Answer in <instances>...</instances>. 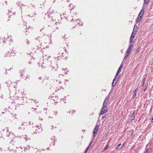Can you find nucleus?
<instances>
[{"label":"nucleus","instance_id":"0e129e2a","mask_svg":"<svg viewBox=\"0 0 153 153\" xmlns=\"http://www.w3.org/2000/svg\"><path fill=\"white\" fill-rule=\"evenodd\" d=\"M47 14V16H48V14Z\"/></svg>","mask_w":153,"mask_h":153},{"label":"nucleus","instance_id":"5fc2aeb1","mask_svg":"<svg viewBox=\"0 0 153 153\" xmlns=\"http://www.w3.org/2000/svg\"><path fill=\"white\" fill-rule=\"evenodd\" d=\"M73 111H74V112H75V111H74L72 110V112H73Z\"/></svg>","mask_w":153,"mask_h":153},{"label":"nucleus","instance_id":"680f3d73","mask_svg":"<svg viewBox=\"0 0 153 153\" xmlns=\"http://www.w3.org/2000/svg\"><path fill=\"white\" fill-rule=\"evenodd\" d=\"M25 139H26V140H27V139H26V138H25Z\"/></svg>","mask_w":153,"mask_h":153},{"label":"nucleus","instance_id":"1a4fd4ad","mask_svg":"<svg viewBox=\"0 0 153 153\" xmlns=\"http://www.w3.org/2000/svg\"><path fill=\"white\" fill-rule=\"evenodd\" d=\"M118 78V77H115L112 83V87L116 85Z\"/></svg>","mask_w":153,"mask_h":153},{"label":"nucleus","instance_id":"bb28decb","mask_svg":"<svg viewBox=\"0 0 153 153\" xmlns=\"http://www.w3.org/2000/svg\"><path fill=\"white\" fill-rule=\"evenodd\" d=\"M131 51L130 50H128V49H127V50L126 51V54L129 55L131 52Z\"/></svg>","mask_w":153,"mask_h":153},{"label":"nucleus","instance_id":"774afa93","mask_svg":"<svg viewBox=\"0 0 153 153\" xmlns=\"http://www.w3.org/2000/svg\"><path fill=\"white\" fill-rule=\"evenodd\" d=\"M6 72H7V70H6Z\"/></svg>","mask_w":153,"mask_h":153},{"label":"nucleus","instance_id":"49530a36","mask_svg":"<svg viewBox=\"0 0 153 153\" xmlns=\"http://www.w3.org/2000/svg\"><path fill=\"white\" fill-rule=\"evenodd\" d=\"M40 64L41 63L39 62L38 63V65H39V66H40Z\"/></svg>","mask_w":153,"mask_h":153},{"label":"nucleus","instance_id":"5701e85b","mask_svg":"<svg viewBox=\"0 0 153 153\" xmlns=\"http://www.w3.org/2000/svg\"><path fill=\"white\" fill-rule=\"evenodd\" d=\"M51 66L53 68V69H54L55 68H57V65H55L54 66H53V64L52 63H51L50 65V67Z\"/></svg>","mask_w":153,"mask_h":153},{"label":"nucleus","instance_id":"79ce46f5","mask_svg":"<svg viewBox=\"0 0 153 153\" xmlns=\"http://www.w3.org/2000/svg\"><path fill=\"white\" fill-rule=\"evenodd\" d=\"M54 114L55 115H57V111H55V112H54Z\"/></svg>","mask_w":153,"mask_h":153},{"label":"nucleus","instance_id":"a878e982","mask_svg":"<svg viewBox=\"0 0 153 153\" xmlns=\"http://www.w3.org/2000/svg\"><path fill=\"white\" fill-rule=\"evenodd\" d=\"M144 10H143V9H142L141 11H140V12L139 13V15H141L142 16L143 15V14L144 13Z\"/></svg>","mask_w":153,"mask_h":153},{"label":"nucleus","instance_id":"2f4dec72","mask_svg":"<svg viewBox=\"0 0 153 153\" xmlns=\"http://www.w3.org/2000/svg\"><path fill=\"white\" fill-rule=\"evenodd\" d=\"M92 143V142H91L89 144V145H88V148H89V147H90V146H91V144Z\"/></svg>","mask_w":153,"mask_h":153},{"label":"nucleus","instance_id":"423d86ee","mask_svg":"<svg viewBox=\"0 0 153 153\" xmlns=\"http://www.w3.org/2000/svg\"><path fill=\"white\" fill-rule=\"evenodd\" d=\"M22 99L21 98H20L16 100L15 103H16L17 105H21L22 104Z\"/></svg>","mask_w":153,"mask_h":153},{"label":"nucleus","instance_id":"7c9ffc66","mask_svg":"<svg viewBox=\"0 0 153 153\" xmlns=\"http://www.w3.org/2000/svg\"><path fill=\"white\" fill-rule=\"evenodd\" d=\"M53 10L51 9H49V11L48 12H49V14H50V13H51L52 14V13L53 12V11H52Z\"/></svg>","mask_w":153,"mask_h":153},{"label":"nucleus","instance_id":"8fccbe9b","mask_svg":"<svg viewBox=\"0 0 153 153\" xmlns=\"http://www.w3.org/2000/svg\"><path fill=\"white\" fill-rule=\"evenodd\" d=\"M29 41H27V44H29Z\"/></svg>","mask_w":153,"mask_h":153},{"label":"nucleus","instance_id":"c03bdc74","mask_svg":"<svg viewBox=\"0 0 153 153\" xmlns=\"http://www.w3.org/2000/svg\"><path fill=\"white\" fill-rule=\"evenodd\" d=\"M151 27L153 29V23Z\"/></svg>","mask_w":153,"mask_h":153},{"label":"nucleus","instance_id":"052dcab7","mask_svg":"<svg viewBox=\"0 0 153 153\" xmlns=\"http://www.w3.org/2000/svg\"><path fill=\"white\" fill-rule=\"evenodd\" d=\"M0 150H1V148H0Z\"/></svg>","mask_w":153,"mask_h":153},{"label":"nucleus","instance_id":"4be33fe9","mask_svg":"<svg viewBox=\"0 0 153 153\" xmlns=\"http://www.w3.org/2000/svg\"><path fill=\"white\" fill-rule=\"evenodd\" d=\"M30 148V147L29 146H27L25 147V148L24 151H27V150H28Z\"/></svg>","mask_w":153,"mask_h":153},{"label":"nucleus","instance_id":"c9c22d12","mask_svg":"<svg viewBox=\"0 0 153 153\" xmlns=\"http://www.w3.org/2000/svg\"><path fill=\"white\" fill-rule=\"evenodd\" d=\"M29 7H33V8H34L35 6L33 5H32V4H30V6H29Z\"/></svg>","mask_w":153,"mask_h":153},{"label":"nucleus","instance_id":"0eeeda50","mask_svg":"<svg viewBox=\"0 0 153 153\" xmlns=\"http://www.w3.org/2000/svg\"><path fill=\"white\" fill-rule=\"evenodd\" d=\"M109 98V97L108 96L107 97H106L105 98V100H104L102 106H103L104 107V106L106 107V106L108 104V100Z\"/></svg>","mask_w":153,"mask_h":153},{"label":"nucleus","instance_id":"3c124183","mask_svg":"<svg viewBox=\"0 0 153 153\" xmlns=\"http://www.w3.org/2000/svg\"><path fill=\"white\" fill-rule=\"evenodd\" d=\"M5 3L6 4H7V1H5Z\"/></svg>","mask_w":153,"mask_h":153},{"label":"nucleus","instance_id":"b1692460","mask_svg":"<svg viewBox=\"0 0 153 153\" xmlns=\"http://www.w3.org/2000/svg\"><path fill=\"white\" fill-rule=\"evenodd\" d=\"M133 45H130L129 47L128 48V50H130L131 51L133 48Z\"/></svg>","mask_w":153,"mask_h":153},{"label":"nucleus","instance_id":"f704fd0d","mask_svg":"<svg viewBox=\"0 0 153 153\" xmlns=\"http://www.w3.org/2000/svg\"><path fill=\"white\" fill-rule=\"evenodd\" d=\"M132 134V132L131 131H129L128 132V134L130 135H131Z\"/></svg>","mask_w":153,"mask_h":153},{"label":"nucleus","instance_id":"f257e3e1","mask_svg":"<svg viewBox=\"0 0 153 153\" xmlns=\"http://www.w3.org/2000/svg\"><path fill=\"white\" fill-rule=\"evenodd\" d=\"M33 129L35 131L34 133L35 134L41 132L42 130L40 125H36L34 127H33Z\"/></svg>","mask_w":153,"mask_h":153},{"label":"nucleus","instance_id":"e2e57ef3","mask_svg":"<svg viewBox=\"0 0 153 153\" xmlns=\"http://www.w3.org/2000/svg\"><path fill=\"white\" fill-rule=\"evenodd\" d=\"M42 29H41V30H40V31H42Z\"/></svg>","mask_w":153,"mask_h":153},{"label":"nucleus","instance_id":"58836bf2","mask_svg":"<svg viewBox=\"0 0 153 153\" xmlns=\"http://www.w3.org/2000/svg\"><path fill=\"white\" fill-rule=\"evenodd\" d=\"M149 152V149H148L146 150L145 153H148Z\"/></svg>","mask_w":153,"mask_h":153},{"label":"nucleus","instance_id":"f8f14e48","mask_svg":"<svg viewBox=\"0 0 153 153\" xmlns=\"http://www.w3.org/2000/svg\"><path fill=\"white\" fill-rule=\"evenodd\" d=\"M66 49H64V48H60L59 50V54L60 55L61 54H62V55H63V53L62 52V51H65V52H66Z\"/></svg>","mask_w":153,"mask_h":153},{"label":"nucleus","instance_id":"c85d7f7f","mask_svg":"<svg viewBox=\"0 0 153 153\" xmlns=\"http://www.w3.org/2000/svg\"><path fill=\"white\" fill-rule=\"evenodd\" d=\"M150 0H144V4H147L149 1Z\"/></svg>","mask_w":153,"mask_h":153},{"label":"nucleus","instance_id":"9d476101","mask_svg":"<svg viewBox=\"0 0 153 153\" xmlns=\"http://www.w3.org/2000/svg\"><path fill=\"white\" fill-rule=\"evenodd\" d=\"M11 36H10L7 37V38H5L4 37L2 39V40L3 41V42L4 43H5V42H6V41H7V40L8 41L10 40H11Z\"/></svg>","mask_w":153,"mask_h":153},{"label":"nucleus","instance_id":"aec40b11","mask_svg":"<svg viewBox=\"0 0 153 153\" xmlns=\"http://www.w3.org/2000/svg\"><path fill=\"white\" fill-rule=\"evenodd\" d=\"M137 92V90L136 89L135 90H134V94H133V95L132 97L133 99H134L136 96Z\"/></svg>","mask_w":153,"mask_h":153},{"label":"nucleus","instance_id":"a18cd8bd","mask_svg":"<svg viewBox=\"0 0 153 153\" xmlns=\"http://www.w3.org/2000/svg\"><path fill=\"white\" fill-rule=\"evenodd\" d=\"M121 145V144L120 143L119 144V145L118 146V147H120V146Z\"/></svg>","mask_w":153,"mask_h":153},{"label":"nucleus","instance_id":"de8ad7c7","mask_svg":"<svg viewBox=\"0 0 153 153\" xmlns=\"http://www.w3.org/2000/svg\"><path fill=\"white\" fill-rule=\"evenodd\" d=\"M59 83H61V82L60 81H59L58 82Z\"/></svg>","mask_w":153,"mask_h":153},{"label":"nucleus","instance_id":"7ed1b4c3","mask_svg":"<svg viewBox=\"0 0 153 153\" xmlns=\"http://www.w3.org/2000/svg\"><path fill=\"white\" fill-rule=\"evenodd\" d=\"M99 128V126L98 125H96L93 131V138L96 136L97 134V132Z\"/></svg>","mask_w":153,"mask_h":153},{"label":"nucleus","instance_id":"ddd939ff","mask_svg":"<svg viewBox=\"0 0 153 153\" xmlns=\"http://www.w3.org/2000/svg\"><path fill=\"white\" fill-rule=\"evenodd\" d=\"M50 57V56L48 55L43 54V59L48 60V58Z\"/></svg>","mask_w":153,"mask_h":153},{"label":"nucleus","instance_id":"2eb2a0df","mask_svg":"<svg viewBox=\"0 0 153 153\" xmlns=\"http://www.w3.org/2000/svg\"><path fill=\"white\" fill-rule=\"evenodd\" d=\"M142 16L139 14L137 19L136 20V22L137 23H138L140 21L142 18Z\"/></svg>","mask_w":153,"mask_h":153},{"label":"nucleus","instance_id":"4c0bfd02","mask_svg":"<svg viewBox=\"0 0 153 153\" xmlns=\"http://www.w3.org/2000/svg\"><path fill=\"white\" fill-rule=\"evenodd\" d=\"M106 117V115H105L102 117V119H103L104 118H105Z\"/></svg>","mask_w":153,"mask_h":153},{"label":"nucleus","instance_id":"6ab92c4d","mask_svg":"<svg viewBox=\"0 0 153 153\" xmlns=\"http://www.w3.org/2000/svg\"><path fill=\"white\" fill-rule=\"evenodd\" d=\"M135 116V112H133L132 113L131 116L130 117V119L131 120H133Z\"/></svg>","mask_w":153,"mask_h":153},{"label":"nucleus","instance_id":"f03ea898","mask_svg":"<svg viewBox=\"0 0 153 153\" xmlns=\"http://www.w3.org/2000/svg\"><path fill=\"white\" fill-rule=\"evenodd\" d=\"M52 21V22L53 21V22H55V25H54L56 29H58V27L60 25V22L58 20H57V19H55L54 18H53Z\"/></svg>","mask_w":153,"mask_h":153},{"label":"nucleus","instance_id":"412c9836","mask_svg":"<svg viewBox=\"0 0 153 153\" xmlns=\"http://www.w3.org/2000/svg\"><path fill=\"white\" fill-rule=\"evenodd\" d=\"M40 66L41 68H44L45 67V65L44 62H42Z\"/></svg>","mask_w":153,"mask_h":153},{"label":"nucleus","instance_id":"cd10ccee","mask_svg":"<svg viewBox=\"0 0 153 153\" xmlns=\"http://www.w3.org/2000/svg\"><path fill=\"white\" fill-rule=\"evenodd\" d=\"M109 145L108 144H107L105 146L104 149V151H105L106 150L108 147Z\"/></svg>","mask_w":153,"mask_h":153},{"label":"nucleus","instance_id":"13d9d810","mask_svg":"<svg viewBox=\"0 0 153 153\" xmlns=\"http://www.w3.org/2000/svg\"><path fill=\"white\" fill-rule=\"evenodd\" d=\"M2 114H4V112H2Z\"/></svg>","mask_w":153,"mask_h":153},{"label":"nucleus","instance_id":"4468645a","mask_svg":"<svg viewBox=\"0 0 153 153\" xmlns=\"http://www.w3.org/2000/svg\"><path fill=\"white\" fill-rule=\"evenodd\" d=\"M16 52V50L14 48H13L12 50L10 53H11V55H12V56H13L15 54Z\"/></svg>","mask_w":153,"mask_h":153},{"label":"nucleus","instance_id":"473e14b6","mask_svg":"<svg viewBox=\"0 0 153 153\" xmlns=\"http://www.w3.org/2000/svg\"><path fill=\"white\" fill-rule=\"evenodd\" d=\"M55 58H56V59H57L58 60H59V59L60 58V56H57V57H55Z\"/></svg>","mask_w":153,"mask_h":153},{"label":"nucleus","instance_id":"69168bd1","mask_svg":"<svg viewBox=\"0 0 153 153\" xmlns=\"http://www.w3.org/2000/svg\"><path fill=\"white\" fill-rule=\"evenodd\" d=\"M25 31L27 32V30H26Z\"/></svg>","mask_w":153,"mask_h":153},{"label":"nucleus","instance_id":"a211bd4d","mask_svg":"<svg viewBox=\"0 0 153 153\" xmlns=\"http://www.w3.org/2000/svg\"><path fill=\"white\" fill-rule=\"evenodd\" d=\"M76 22L79 25H82V23L80 21L79 19H77L76 20Z\"/></svg>","mask_w":153,"mask_h":153},{"label":"nucleus","instance_id":"f3484780","mask_svg":"<svg viewBox=\"0 0 153 153\" xmlns=\"http://www.w3.org/2000/svg\"><path fill=\"white\" fill-rule=\"evenodd\" d=\"M25 122L22 123V127H19L18 128V129H21L22 130H24L25 129V126H24L25 125Z\"/></svg>","mask_w":153,"mask_h":153},{"label":"nucleus","instance_id":"393cba45","mask_svg":"<svg viewBox=\"0 0 153 153\" xmlns=\"http://www.w3.org/2000/svg\"><path fill=\"white\" fill-rule=\"evenodd\" d=\"M22 149V148H21V147H20L19 148H17L16 149V150H15V153H20L19 152V151L20 150V149Z\"/></svg>","mask_w":153,"mask_h":153},{"label":"nucleus","instance_id":"864d4df0","mask_svg":"<svg viewBox=\"0 0 153 153\" xmlns=\"http://www.w3.org/2000/svg\"><path fill=\"white\" fill-rule=\"evenodd\" d=\"M10 94L11 95H10V97H11V98H12V97H11V96H12V94Z\"/></svg>","mask_w":153,"mask_h":153},{"label":"nucleus","instance_id":"603ef678","mask_svg":"<svg viewBox=\"0 0 153 153\" xmlns=\"http://www.w3.org/2000/svg\"><path fill=\"white\" fill-rule=\"evenodd\" d=\"M146 88H146L145 89H144V91H145L146 90Z\"/></svg>","mask_w":153,"mask_h":153},{"label":"nucleus","instance_id":"bf43d9fd","mask_svg":"<svg viewBox=\"0 0 153 153\" xmlns=\"http://www.w3.org/2000/svg\"><path fill=\"white\" fill-rule=\"evenodd\" d=\"M59 90V89H58L57 90V91H58Z\"/></svg>","mask_w":153,"mask_h":153},{"label":"nucleus","instance_id":"338daca9","mask_svg":"<svg viewBox=\"0 0 153 153\" xmlns=\"http://www.w3.org/2000/svg\"><path fill=\"white\" fill-rule=\"evenodd\" d=\"M123 145L122 146V147H123Z\"/></svg>","mask_w":153,"mask_h":153},{"label":"nucleus","instance_id":"c756f323","mask_svg":"<svg viewBox=\"0 0 153 153\" xmlns=\"http://www.w3.org/2000/svg\"><path fill=\"white\" fill-rule=\"evenodd\" d=\"M128 55H129L126 54V55L124 57V59L125 60H126L127 59L128 56Z\"/></svg>","mask_w":153,"mask_h":153},{"label":"nucleus","instance_id":"e433bc0d","mask_svg":"<svg viewBox=\"0 0 153 153\" xmlns=\"http://www.w3.org/2000/svg\"><path fill=\"white\" fill-rule=\"evenodd\" d=\"M137 28V26H136L135 25H134V29H133V31H134V30H135V29H136Z\"/></svg>","mask_w":153,"mask_h":153},{"label":"nucleus","instance_id":"20e7f679","mask_svg":"<svg viewBox=\"0 0 153 153\" xmlns=\"http://www.w3.org/2000/svg\"><path fill=\"white\" fill-rule=\"evenodd\" d=\"M107 108L105 106H103L101 109V112H100V115H102L105 113L107 111Z\"/></svg>","mask_w":153,"mask_h":153},{"label":"nucleus","instance_id":"37998d69","mask_svg":"<svg viewBox=\"0 0 153 153\" xmlns=\"http://www.w3.org/2000/svg\"><path fill=\"white\" fill-rule=\"evenodd\" d=\"M151 122H152V123H153V117L152 118V120L151 121Z\"/></svg>","mask_w":153,"mask_h":153},{"label":"nucleus","instance_id":"6e6d98bb","mask_svg":"<svg viewBox=\"0 0 153 153\" xmlns=\"http://www.w3.org/2000/svg\"><path fill=\"white\" fill-rule=\"evenodd\" d=\"M26 26H27L26 25V26H25V27H26V28H28H28H29V27H26Z\"/></svg>","mask_w":153,"mask_h":153},{"label":"nucleus","instance_id":"4d7b16f0","mask_svg":"<svg viewBox=\"0 0 153 153\" xmlns=\"http://www.w3.org/2000/svg\"><path fill=\"white\" fill-rule=\"evenodd\" d=\"M41 79V77H39V79Z\"/></svg>","mask_w":153,"mask_h":153},{"label":"nucleus","instance_id":"72a5a7b5","mask_svg":"<svg viewBox=\"0 0 153 153\" xmlns=\"http://www.w3.org/2000/svg\"><path fill=\"white\" fill-rule=\"evenodd\" d=\"M89 149V148H88V147L86 148V150L85 151V153H86L87 152V151H88Z\"/></svg>","mask_w":153,"mask_h":153},{"label":"nucleus","instance_id":"a19ab883","mask_svg":"<svg viewBox=\"0 0 153 153\" xmlns=\"http://www.w3.org/2000/svg\"><path fill=\"white\" fill-rule=\"evenodd\" d=\"M144 83V81H143L142 82V86H143Z\"/></svg>","mask_w":153,"mask_h":153},{"label":"nucleus","instance_id":"39448f33","mask_svg":"<svg viewBox=\"0 0 153 153\" xmlns=\"http://www.w3.org/2000/svg\"><path fill=\"white\" fill-rule=\"evenodd\" d=\"M136 33V31H133L130 38V43L133 42L134 38L135 37V36Z\"/></svg>","mask_w":153,"mask_h":153},{"label":"nucleus","instance_id":"dca6fc26","mask_svg":"<svg viewBox=\"0 0 153 153\" xmlns=\"http://www.w3.org/2000/svg\"><path fill=\"white\" fill-rule=\"evenodd\" d=\"M12 56V55H11V53L9 52H7L6 54L4 55V57H10Z\"/></svg>","mask_w":153,"mask_h":153},{"label":"nucleus","instance_id":"ea45409f","mask_svg":"<svg viewBox=\"0 0 153 153\" xmlns=\"http://www.w3.org/2000/svg\"><path fill=\"white\" fill-rule=\"evenodd\" d=\"M40 38L39 37H38L37 38H36V40H38V41H39V42H40V39H39Z\"/></svg>","mask_w":153,"mask_h":153},{"label":"nucleus","instance_id":"6e6552de","mask_svg":"<svg viewBox=\"0 0 153 153\" xmlns=\"http://www.w3.org/2000/svg\"><path fill=\"white\" fill-rule=\"evenodd\" d=\"M6 135L7 137H10L11 136H13V133L11 131L10 132L8 130H7Z\"/></svg>","mask_w":153,"mask_h":153},{"label":"nucleus","instance_id":"09e8293b","mask_svg":"<svg viewBox=\"0 0 153 153\" xmlns=\"http://www.w3.org/2000/svg\"><path fill=\"white\" fill-rule=\"evenodd\" d=\"M119 147H118V146L116 148V149H118Z\"/></svg>","mask_w":153,"mask_h":153},{"label":"nucleus","instance_id":"9b49d317","mask_svg":"<svg viewBox=\"0 0 153 153\" xmlns=\"http://www.w3.org/2000/svg\"><path fill=\"white\" fill-rule=\"evenodd\" d=\"M123 65L121 64L120 67L119 68V69L117 73V74H116V77H117L118 74H119L121 71V69H122V68H123Z\"/></svg>","mask_w":153,"mask_h":153}]
</instances>
